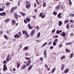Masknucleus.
<instances>
[{
	"mask_svg": "<svg viewBox=\"0 0 74 74\" xmlns=\"http://www.w3.org/2000/svg\"><path fill=\"white\" fill-rule=\"evenodd\" d=\"M21 14L22 15H23V16H25V15H26V14H25V13H24L23 12H20Z\"/></svg>",
	"mask_w": 74,
	"mask_h": 74,
	"instance_id": "27",
	"label": "nucleus"
},
{
	"mask_svg": "<svg viewBox=\"0 0 74 74\" xmlns=\"http://www.w3.org/2000/svg\"><path fill=\"white\" fill-rule=\"evenodd\" d=\"M4 37L5 39H6V40H8V38H7V36L6 35H4Z\"/></svg>",
	"mask_w": 74,
	"mask_h": 74,
	"instance_id": "37",
	"label": "nucleus"
},
{
	"mask_svg": "<svg viewBox=\"0 0 74 74\" xmlns=\"http://www.w3.org/2000/svg\"><path fill=\"white\" fill-rule=\"evenodd\" d=\"M4 9L3 8H0V11H4Z\"/></svg>",
	"mask_w": 74,
	"mask_h": 74,
	"instance_id": "45",
	"label": "nucleus"
},
{
	"mask_svg": "<svg viewBox=\"0 0 74 74\" xmlns=\"http://www.w3.org/2000/svg\"><path fill=\"white\" fill-rule=\"evenodd\" d=\"M28 49V47H25L23 49V51H25V50H27Z\"/></svg>",
	"mask_w": 74,
	"mask_h": 74,
	"instance_id": "28",
	"label": "nucleus"
},
{
	"mask_svg": "<svg viewBox=\"0 0 74 74\" xmlns=\"http://www.w3.org/2000/svg\"><path fill=\"white\" fill-rule=\"evenodd\" d=\"M73 56H74V54H73V53H72L69 56L70 58V59H71V58H72L73 57Z\"/></svg>",
	"mask_w": 74,
	"mask_h": 74,
	"instance_id": "14",
	"label": "nucleus"
},
{
	"mask_svg": "<svg viewBox=\"0 0 74 74\" xmlns=\"http://www.w3.org/2000/svg\"><path fill=\"white\" fill-rule=\"evenodd\" d=\"M5 5H7V6H8V5H10V3L9 2H8L7 3H5Z\"/></svg>",
	"mask_w": 74,
	"mask_h": 74,
	"instance_id": "35",
	"label": "nucleus"
},
{
	"mask_svg": "<svg viewBox=\"0 0 74 74\" xmlns=\"http://www.w3.org/2000/svg\"><path fill=\"white\" fill-rule=\"evenodd\" d=\"M55 29H54L52 31V32H53V33H54L55 32Z\"/></svg>",
	"mask_w": 74,
	"mask_h": 74,
	"instance_id": "54",
	"label": "nucleus"
},
{
	"mask_svg": "<svg viewBox=\"0 0 74 74\" xmlns=\"http://www.w3.org/2000/svg\"><path fill=\"white\" fill-rule=\"evenodd\" d=\"M53 48V46H51L50 47V49H52Z\"/></svg>",
	"mask_w": 74,
	"mask_h": 74,
	"instance_id": "58",
	"label": "nucleus"
},
{
	"mask_svg": "<svg viewBox=\"0 0 74 74\" xmlns=\"http://www.w3.org/2000/svg\"><path fill=\"white\" fill-rule=\"evenodd\" d=\"M26 7L27 8H28V1L26 2Z\"/></svg>",
	"mask_w": 74,
	"mask_h": 74,
	"instance_id": "32",
	"label": "nucleus"
},
{
	"mask_svg": "<svg viewBox=\"0 0 74 74\" xmlns=\"http://www.w3.org/2000/svg\"><path fill=\"white\" fill-rule=\"evenodd\" d=\"M60 5H58L57 7H56V10H58V9H60Z\"/></svg>",
	"mask_w": 74,
	"mask_h": 74,
	"instance_id": "18",
	"label": "nucleus"
},
{
	"mask_svg": "<svg viewBox=\"0 0 74 74\" xmlns=\"http://www.w3.org/2000/svg\"><path fill=\"white\" fill-rule=\"evenodd\" d=\"M40 35H41V33H40V32H38L37 35V36H38L37 38H39V37H40Z\"/></svg>",
	"mask_w": 74,
	"mask_h": 74,
	"instance_id": "22",
	"label": "nucleus"
},
{
	"mask_svg": "<svg viewBox=\"0 0 74 74\" xmlns=\"http://www.w3.org/2000/svg\"><path fill=\"white\" fill-rule=\"evenodd\" d=\"M55 70H56V68L53 69L52 70V71L51 73H53L55 72Z\"/></svg>",
	"mask_w": 74,
	"mask_h": 74,
	"instance_id": "30",
	"label": "nucleus"
},
{
	"mask_svg": "<svg viewBox=\"0 0 74 74\" xmlns=\"http://www.w3.org/2000/svg\"><path fill=\"white\" fill-rule=\"evenodd\" d=\"M30 6H31L30 3H29L28 4V8L29 7H30Z\"/></svg>",
	"mask_w": 74,
	"mask_h": 74,
	"instance_id": "61",
	"label": "nucleus"
},
{
	"mask_svg": "<svg viewBox=\"0 0 74 74\" xmlns=\"http://www.w3.org/2000/svg\"><path fill=\"white\" fill-rule=\"evenodd\" d=\"M26 31H22L23 34H25L26 33Z\"/></svg>",
	"mask_w": 74,
	"mask_h": 74,
	"instance_id": "46",
	"label": "nucleus"
},
{
	"mask_svg": "<svg viewBox=\"0 0 74 74\" xmlns=\"http://www.w3.org/2000/svg\"><path fill=\"white\" fill-rule=\"evenodd\" d=\"M45 17V15H42V16H41L42 18H44Z\"/></svg>",
	"mask_w": 74,
	"mask_h": 74,
	"instance_id": "52",
	"label": "nucleus"
},
{
	"mask_svg": "<svg viewBox=\"0 0 74 74\" xmlns=\"http://www.w3.org/2000/svg\"><path fill=\"white\" fill-rule=\"evenodd\" d=\"M61 13H60L57 15V17H58V18H62V16L61 15Z\"/></svg>",
	"mask_w": 74,
	"mask_h": 74,
	"instance_id": "11",
	"label": "nucleus"
},
{
	"mask_svg": "<svg viewBox=\"0 0 74 74\" xmlns=\"http://www.w3.org/2000/svg\"><path fill=\"white\" fill-rule=\"evenodd\" d=\"M3 64H5L6 63V61H5V60H4L3 61Z\"/></svg>",
	"mask_w": 74,
	"mask_h": 74,
	"instance_id": "51",
	"label": "nucleus"
},
{
	"mask_svg": "<svg viewBox=\"0 0 74 74\" xmlns=\"http://www.w3.org/2000/svg\"><path fill=\"white\" fill-rule=\"evenodd\" d=\"M63 5H61V8H62V9H63V8H64L63 7Z\"/></svg>",
	"mask_w": 74,
	"mask_h": 74,
	"instance_id": "62",
	"label": "nucleus"
},
{
	"mask_svg": "<svg viewBox=\"0 0 74 74\" xmlns=\"http://www.w3.org/2000/svg\"><path fill=\"white\" fill-rule=\"evenodd\" d=\"M58 40L57 38H56L54 40V42H58Z\"/></svg>",
	"mask_w": 74,
	"mask_h": 74,
	"instance_id": "40",
	"label": "nucleus"
},
{
	"mask_svg": "<svg viewBox=\"0 0 74 74\" xmlns=\"http://www.w3.org/2000/svg\"><path fill=\"white\" fill-rule=\"evenodd\" d=\"M36 29H39V27L38 26H37L36 27Z\"/></svg>",
	"mask_w": 74,
	"mask_h": 74,
	"instance_id": "56",
	"label": "nucleus"
},
{
	"mask_svg": "<svg viewBox=\"0 0 74 74\" xmlns=\"http://www.w3.org/2000/svg\"><path fill=\"white\" fill-rule=\"evenodd\" d=\"M65 73H67L69 71V69H66L64 71Z\"/></svg>",
	"mask_w": 74,
	"mask_h": 74,
	"instance_id": "13",
	"label": "nucleus"
},
{
	"mask_svg": "<svg viewBox=\"0 0 74 74\" xmlns=\"http://www.w3.org/2000/svg\"><path fill=\"white\" fill-rule=\"evenodd\" d=\"M2 13V15H3V16H5V14H6L5 12H3Z\"/></svg>",
	"mask_w": 74,
	"mask_h": 74,
	"instance_id": "43",
	"label": "nucleus"
},
{
	"mask_svg": "<svg viewBox=\"0 0 74 74\" xmlns=\"http://www.w3.org/2000/svg\"><path fill=\"white\" fill-rule=\"evenodd\" d=\"M64 67H61V71H63V69H64Z\"/></svg>",
	"mask_w": 74,
	"mask_h": 74,
	"instance_id": "59",
	"label": "nucleus"
},
{
	"mask_svg": "<svg viewBox=\"0 0 74 74\" xmlns=\"http://www.w3.org/2000/svg\"><path fill=\"white\" fill-rule=\"evenodd\" d=\"M61 36H62V37H64L65 36H66V34L64 32H62V33L61 34Z\"/></svg>",
	"mask_w": 74,
	"mask_h": 74,
	"instance_id": "6",
	"label": "nucleus"
},
{
	"mask_svg": "<svg viewBox=\"0 0 74 74\" xmlns=\"http://www.w3.org/2000/svg\"><path fill=\"white\" fill-rule=\"evenodd\" d=\"M36 1L37 3V5H40V3L38 2V1L37 0H36Z\"/></svg>",
	"mask_w": 74,
	"mask_h": 74,
	"instance_id": "39",
	"label": "nucleus"
},
{
	"mask_svg": "<svg viewBox=\"0 0 74 74\" xmlns=\"http://www.w3.org/2000/svg\"><path fill=\"white\" fill-rule=\"evenodd\" d=\"M45 67H46V68H48V65L47 64L45 65Z\"/></svg>",
	"mask_w": 74,
	"mask_h": 74,
	"instance_id": "64",
	"label": "nucleus"
},
{
	"mask_svg": "<svg viewBox=\"0 0 74 74\" xmlns=\"http://www.w3.org/2000/svg\"><path fill=\"white\" fill-rule=\"evenodd\" d=\"M43 7H45L46 6V3L45 2L43 3Z\"/></svg>",
	"mask_w": 74,
	"mask_h": 74,
	"instance_id": "36",
	"label": "nucleus"
},
{
	"mask_svg": "<svg viewBox=\"0 0 74 74\" xmlns=\"http://www.w3.org/2000/svg\"><path fill=\"white\" fill-rule=\"evenodd\" d=\"M34 12L36 13L37 12V11H38V9H37V8L35 9V10H34Z\"/></svg>",
	"mask_w": 74,
	"mask_h": 74,
	"instance_id": "29",
	"label": "nucleus"
},
{
	"mask_svg": "<svg viewBox=\"0 0 74 74\" xmlns=\"http://www.w3.org/2000/svg\"><path fill=\"white\" fill-rule=\"evenodd\" d=\"M71 4H72V2H69V5H71Z\"/></svg>",
	"mask_w": 74,
	"mask_h": 74,
	"instance_id": "63",
	"label": "nucleus"
},
{
	"mask_svg": "<svg viewBox=\"0 0 74 74\" xmlns=\"http://www.w3.org/2000/svg\"><path fill=\"white\" fill-rule=\"evenodd\" d=\"M12 25H14L15 24V23H16V22L14 20H12Z\"/></svg>",
	"mask_w": 74,
	"mask_h": 74,
	"instance_id": "12",
	"label": "nucleus"
},
{
	"mask_svg": "<svg viewBox=\"0 0 74 74\" xmlns=\"http://www.w3.org/2000/svg\"><path fill=\"white\" fill-rule=\"evenodd\" d=\"M63 25V23L61 21H59L58 22V25L59 26H61Z\"/></svg>",
	"mask_w": 74,
	"mask_h": 74,
	"instance_id": "8",
	"label": "nucleus"
},
{
	"mask_svg": "<svg viewBox=\"0 0 74 74\" xmlns=\"http://www.w3.org/2000/svg\"><path fill=\"white\" fill-rule=\"evenodd\" d=\"M33 65H30L29 66L28 69V71H30V70L32 69V67H33Z\"/></svg>",
	"mask_w": 74,
	"mask_h": 74,
	"instance_id": "15",
	"label": "nucleus"
},
{
	"mask_svg": "<svg viewBox=\"0 0 74 74\" xmlns=\"http://www.w3.org/2000/svg\"><path fill=\"white\" fill-rule=\"evenodd\" d=\"M53 15H57V12H53Z\"/></svg>",
	"mask_w": 74,
	"mask_h": 74,
	"instance_id": "34",
	"label": "nucleus"
},
{
	"mask_svg": "<svg viewBox=\"0 0 74 74\" xmlns=\"http://www.w3.org/2000/svg\"><path fill=\"white\" fill-rule=\"evenodd\" d=\"M18 8V6H16L14 7H13L11 9V10H10L11 12L12 13V12H14V10H16V9H17Z\"/></svg>",
	"mask_w": 74,
	"mask_h": 74,
	"instance_id": "2",
	"label": "nucleus"
},
{
	"mask_svg": "<svg viewBox=\"0 0 74 74\" xmlns=\"http://www.w3.org/2000/svg\"><path fill=\"white\" fill-rule=\"evenodd\" d=\"M69 22V20L67 19V20L65 21H64V24H66L67 23H68Z\"/></svg>",
	"mask_w": 74,
	"mask_h": 74,
	"instance_id": "23",
	"label": "nucleus"
},
{
	"mask_svg": "<svg viewBox=\"0 0 74 74\" xmlns=\"http://www.w3.org/2000/svg\"><path fill=\"white\" fill-rule=\"evenodd\" d=\"M62 30H57L56 31V34H58L59 33H62Z\"/></svg>",
	"mask_w": 74,
	"mask_h": 74,
	"instance_id": "10",
	"label": "nucleus"
},
{
	"mask_svg": "<svg viewBox=\"0 0 74 74\" xmlns=\"http://www.w3.org/2000/svg\"><path fill=\"white\" fill-rule=\"evenodd\" d=\"M61 66H62V67H64V65L63 64H62L61 65Z\"/></svg>",
	"mask_w": 74,
	"mask_h": 74,
	"instance_id": "60",
	"label": "nucleus"
},
{
	"mask_svg": "<svg viewBox=\"0 0 74 74\" xmlns=\"http://www.w3.org/2000/svg\"><path fill=\"white\" fill-rule=\"evenodd\" d=\"M24 63H25V64H27V66H28V61H24L23 62Z\"/></svg>",
	"mask_w": 74,
	"mask_h": 74,
	"instance_id": "31",
	"label": "nucleus"
},
{
	"mask_svg": "<svg viewBox=\"0 0 74 74\" xmlns=\"http://www.w3.org/2000/svg\"><path fill=\"white\" fill-rule=\"evenodd\" d=\"M51 43H52V42H51V41H50V42H49L48 43V45H51Z\"/></svg>",
	"mask_w": 74,
	"mask_h": 74,
	"instance_id": "53",
	"label": "nucleus"
},
{
	"mask_svg": "<svg viewBox=\"0 0 74 74\" xmlns=\"http://www.w3.org/2000/svg\"><path fill=\"white\" fill-rule=\"evenodd\" d=\"M10 55L9 54L8 55L7 58L6 59V62H9V60H10Z\"/></svg>",
	"mask_w": 74,
	"mask_h": 74,
	"instance_id": "5",
	"label": "nucleus"
},
{
	"mask_svg": "<svg viewBox=\"0 0 74 74\" xmlns=\"http://www.w3.org/2000/svg\"><path fill=\"white\" fill-rule=\"evenodd\" d=\"M25 34L26 36V38H27L28 37V34L26 32Z\"/></svg>",
	"mask_w": 74,
	"mask_h": 74,
	"instance_id": "41",
	"label": "nucleus"
},
{
	"mask_svg": "<svg viewBox=\"0 0 74 74\" xmlns=\"http://www.w3.org/2000/svg\"><path fill=\"white\" fill-rule=\"evenodd\" d=\"M28 27L29 29H33V27L30 26V24H28Z\"/></svg>",
	"mask_w": 74,
	"mask_h": 74,
	"instance_id": "21",
	"label": "nucleus"
},
{
	"mask_svg": "<svg viewBox=\"0 0 74 74\" xmlns=\"http://www.w3.org/2000/svg\"><path fill=\"white\" fill-rule=\"evenodd\" d=\"M30 59H31V58H28V63L29 62V65H30V63H31V60H30Z\"/></svg>",
	"mask_w": 74,
	"mask_h": 74,
	"instance_id": "17",
	"label": "nucleus"
},
{
	"mask_svg": "<svg viewBox=\"0 0 74 74\" xmlns=\"http://www.w3.org/2000/svg\"><path fill=\"white\" fill-rule=\"evenodd\" d=\"M65 51L66 52H70V51L69 49H67V48H66L65 49Z\"/></svg>",
	"mask_w": 74,
	"mask_h": 74,
	"instance_id": "25",
	"label": "nucleus"
},
{
	"mask_svg": "<svg viewBox=\"0 0 74 74\" xmlns=\"http://www.w3.org/2000/svg\"><path fill=\"white\" fill-rule=\"evenodd\" d=\"M35 30L34 29L31 31V33L30 34L31 36H33V34L35 33Z\"/></svg>",
	"mask_w": 74,
	"mask_h": 74,
	"instance_id": "9",
	"label": "nucleus"
},
{
	"mask_svg": "<svg viewBox=\"0 0 74 74\" xmlns=\"http://www.w3.org/2000/svg\"><path fill=\"white\" fill-rule=\"evenodd\" d=\"M5 70H7V67H6V65L5 64H4L3 68V71H5Z\"/></svg>",
	"mask_w": 74,
	"mask_h": 74,
	"instance_id": "3",
	"label": "nucleus"
},
{
	"mask_svg": "<svg viewBox=\"0 0 74 74\" xmlns=\"http://www.w3.org/2000/svg\"><path fill=\"white\" fill-rule=\"evenodd\" d=\"M22 35V33L21 32H19L17 34H15L14 35V38H19L20 37H21V35Z\"/></svg>",
	"mask_w": 74,
	"mask_h": 74,
	"instance_id": "1",
	"label": "nucleus"
},
{
	"mask_svg": "<svg viewBox=\"0 0 74 74\" xmlns=\"http://www.w3.org/2000/svg\"><path fill=\"white\" fill-rule=\"evenodd\" d=\"M13 53H12L11 54V58H10V60H11V57H12V56H13Z\"/></svg>",
	"mask_w": 74,
	"mask_h": 74,
	"instance_id": "57",
	"label": "nucleus"
},
{
	"mask_svg": "<svg viewBox=\"0 0 74 74\" xmlns=\"http://www.w3.org/2000/svg\"><path fill=\"white\" fill-rule=\"evenodd\" d=\"M18 16H19V17H21V16L20 15L18 16L17 14L16 13L14 14V18L16 19H18Z\"/></svg>",
	"mask_w": 74,
	"mask_h": 74,
	"instance_id": "4",
	"label": "nucleus"
},
{
	"mask_svg": "<svg viewBox=\"0 0 74 74\" xmlns=\"http://www.w3.org/2000/svg\"><path fill=\"white\" fill-rule=\"evenodd\" d=\"M70 35H71V36H72V37H73L74 34H73V33H72Z\"/></svg>",
	"mask_w": 74,
	"mask_h": 74,
	"instance_id": "55",
	"label": "nucleus"
},
{
	"mask_svg": "<svg viewBox=\"0 0 74 74\" xmlns=\"http://www.w3.org/2000/svg\"><path fill=\"white\" fill-rule=\"evenodd\" d=\"M70 27V24H67L66 25V28L67 29H69Z\"/></svg>",
	"mask_w": 74,
	"mask_h": 74,
	"instance_id": "19",
	"label": "nucleus"
},
{
	"mask_svg": "<svg viewBox=\"0 0 74 74\" xmlns=\"http://www.w3.org/2000/svg\"><path fill=\"white\" fill-rule=\"evenodd\" d=\"M65 58V56H62L60 58L61 60H63Z\"/></svg>",
	"mask_w": 74,
	"mask_h": 74,
	"instance_id": "24",
	"label": "nucleus"
},
{
	"mask_svg": "<svg viewBox=\"0 0 74 74\" xmlns=\"http://www.w3.org/2000/svg\"><path fill=\"white\" fill-rule=\"evenodd\" d=\"M70 16L71 17H74V14H70Z\"/></svg>",
	"mask_w": 74,
	"mask_h": 74,
	"instance_id": "38",
	"label": "nucleus"
},
{
	"mask_svg": "<svg viewBox=\"0 0 74 74\" xmlns=\"http://www.w3.org/2000/svg\"><path fill=\"white\" fill-rule=\"evenodd\" d=\"M36 6H37V5H36V3H35L34 4V8H36Z\"/></svg>",
	"mask_w": 74,
	"mask_h": 74,
	"instance_id": "50",
	"label": "nucleus"
},
{
	"mask_svg": "<svg viewBox=\"0 0 74 74\" xmlns=\"http://www.w3.org/2000/svg\"><path fill=\"white\" fill-rule=\"evenodd\" d=\"M47 50H45L44 51V55H45V58H47Z\"/></svg>",
	"mask_w": 74,
	"mask_h": 74,
	"instance_id": "7",
	"label": "nucleus"
},
{
	"mask_svg": "<svg viewBox=\"0 0 74 74\" xmlns=\"http://www.w3.org/2000/svg\"><path fill=\"white\" fill-rule=\"evenodd\" d=\"M42 14H43V12L40 13V14H39L40 17H41V16H42Z\"/></svg>",
	"mask_w": 74,
	"mask_h": 74,
	"instance_id": "48",
	"label": "nucleus"
},
{
	"mask_svg": "<svg viewBox=\"0 0 74 74\" xmlns=\"http://www.w3.org/2000/svg\"><path fill=\"white\" fill-rule=\"evenodd\" d=\"M53 44L54 46H55L56 45V42H53Z\"/></svg>",
	"mask_w": 74,
	"mask_h": 74,
	"instance_id": "42",
	"label": "nucleus"
},
{
	"mask_svg": "<svg viewBox=\"0 0 74 74\" xmlns=\"http://www.w3.org/2000/svg\"><path fill=\"white\" fill-rule=\"evenodd\" d=\"M47 42H45V43H44L41 46V48H42V47H44V46L46 45L47 44Z\"/></svg>",
	"mask_w": 74,
	"mask_h": 74,
	"instance_id": "20",
	"label": "nucleus"
},
{
	"mask_svg": "<svg viewBox=\"0 0 74 74\" xmlns=\"http://www.w3.org/2000/svg\"><path fill=\"white\" fill-rule=\"evenodd\" d=\"M24 23L26 24L27 23V21H26V19H24Z\"/></svg>",
	"mask_w": 74,
	"mask_h": 74,
	"instance_id": "49",
	"label": "nucleus"
},
{
	"mask_svg": "<svg viewBox=\"0 0 74 74\" xmlns=\"http://www.w3.org/2000/svg\"><path fill=\"white\" fill-rule=\"evenodd\" d=\"M40 60H41V61H42H42H43V58H42V57H40Z\"/></svg>",
	"mask_w": 74,
	"mask_h": 74,
	"instance_id": "47",
	"label": "nucleus"
},
{
	"mask_svg": "<svg viewBox=\"0 0 74 74\" xmlns=\"http://www.w3.org/2000/svg\"><path fill=\"white\" fill-rule=\"evenodd\" d=\"M17 68H19L20 67V64L19 63H17Z\"/></svg>",
	"mask_w": 74,
	"mask_h": 74,
	"instance_id": "33",
	"label": "nucleus"
},
{
	"mask_svg": "<svg viewBox=\"0 0 74 74\" xmlns=\"http://www.w3.org/2000/svg\"><path fill=\"white\" fill-rule=\"evenodd\" d=\"M10 20V18H7L4 20V22H5L6 23L7 22H8Z\"/></svg>",
	"mask_w": 74,
	"mask_h": 74,
	"instance_id": "16",
	"label": "nucleus"
},
{
	"mask_svg": "<svg viewBox=\"0 0 74 74\" xmlns=\"http://www.w3.org/2000/svg\"><path fill=\"white\" fill-rule=\"evenodd\" d=\"M72 44V42H70L69 43H66V45H70V44Z\"/></svg>",
	"mask_w": 74,
	"mask_h": 74,
	"instance_id": "26",
	"label": "nucleus"
},
{
	"mask_svg": "<svg viewBox=\"0 0 74 74\" xmlns=\"http://www.w3.org/2000/svg\"><path fill=\"white\" fill-rule=\"evenodd\" d=\"M26 64L24 65L23 66L22 68V69H25V68L26 67Z\"/></svg>",
	"mask_w": 74,
	"mask_h": 74,
	"instance_id": "44",
	"label": "nucleus"
}]
</instances>
